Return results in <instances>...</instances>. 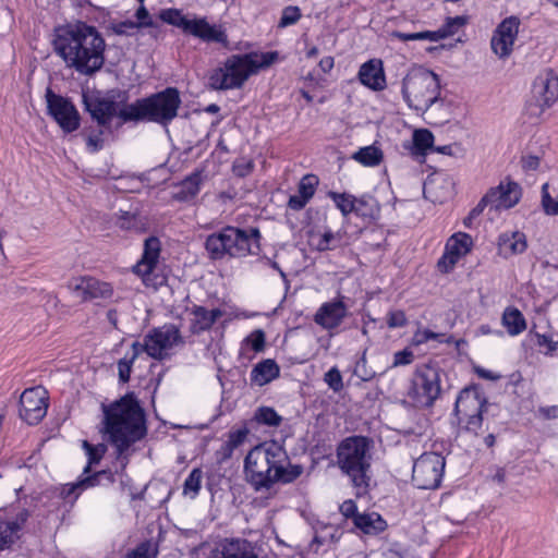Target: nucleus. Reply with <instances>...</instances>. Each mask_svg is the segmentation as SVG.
Returning a JSON list of instances; mask_svg holds the SVG:
<instances>
[{
  "label": "nucleus",
  "instance_id": "nucleus-50",
  "mask_svg": "<svg viewBox=\"0 0 558 558\" xmlns=\"http://www.w3.org/2000/svg\"><path fill=\"white\" fill-rule=\"evenodd\" d=\"M324 381L333 392H340L343 389L342 375L337 366H332L325 373Z\"/></svg>",
  "mask_w": 558,
  "mask_h": 558
},
{
  "label": "nucleus",
  "instance_id": "nucleus-43",
  "mask_svg": "<svg viewBox=\"0 0 558 558\" xmlns=\"http://www.w3.org/2000/svg\"><path fill=\"white\" fill-rule=\"evenodd\" d=\"M104 477L107 480L109 484H113L116 478L114 474L110 470H101L95 472L94 474H82L78 478V485H81V490H85L90 487H95L100 484V478Z\"/></svg>",
  "mask_w": 558,
  "mask_h": 558
},
{
  "label": "nucleus",
  "instance_id": "nucleus-6",
  "mask_svg": "<svg viewBox=\"0 0 558 558\" xmlns=\"http://www.w3.org/2000/svg\"><path fill=\"white\" fill-rule=\"evenodd\" d=\"M369 448V439L357 435L342 439L337 447V464L350 478L356 497L365 495L369 487L372 478Z\"/></svg>",
  "mask_w": 558,
  "mask_h": 558
},
{
  "label": "nucleus",
  "instance_id": "nucleus-34",
  "mask_svg": "<svg viewBox=\"0 0 558 558\" xmlns=\"http://www.w3.org/2000/svg\"><path fill=\"white\" fill-rule=\"evenodd\" d=\"M501 322L510 336H518L526 329V320L517 307H507L504 311Z\"/></svg>",
  "mask_w": 558,
  "mask_h": 558
},
{
  "label": "nucleus",
  "instance_id": "nucleus-52",
  "mask_svg": "<svg viewBox=\"0 0 558 558\" xmlns=\"http://www.w3.org/2000/svg\"><path fill=\"white\" fill-rule=\"evenodd\" d=\"M247 429L246 428H239L235 430H231L228 435V439L226 441V447L229 450V452L233 451L235 448L241 446L247 436Z\"/></svg>",
  "mask_w": 558,
  "mask_h": 558
},
{
  "label": "nucleus",
  "instance_id": "nucleus-49",
  "mask_svg": "<svg viewBox=\"0 0 558 558\" xmlns=\"http://www.w3.org/2000/svg\"><path fill=\"white\" fill-rule=\"evenodd\" d=\"M318 184V178L314 174L304 175L299 185L298 193L302 195V198H306L311 201L316 191V185Z\"/></svg>",
  "mask_w": 558,
  "mask_h": 558
},
{
  "label": "nucleus",
  "instance_id": "nucleus-64",
  "mask_svg": "<svg viewBox=\"0 0 558 558\" xmlns=\"http://www.w3.org/2000/svg\"><path fill=\"white\" fill-rule=\"evenodd\" d=\"M441 336H442L441 333H436L429 329H425L423 331L415 332L414 342L416 344H422L429 340H438Z\"/></svg>",
  "mask_w": 558,
  "mask_h": 558
},
{
  "label": "nucleus",
  "instance_id": "nucleus-44",
  "mask_svg": "<svg viewBox=\"0 0 558 558\" xmlns=\"http://www.w3.org/2000/svg\"><path fill=\"white\" fill-rule=\"evenodd\" d=\"M202 478V469H193L183 483V495L191 499L196 498L201 489Z\"/></svg>",
  "mask_w": 558,
  "mask_h": 558
},
{
  "label": "nucleus",
  "instance_id": "nucleus-38",
  "mask_svg": "<svg viewBox=\"0 0 558 558\" xmlns=\"http://www.w3.org/2000/svg\"><path fill=\"white\" fill-rule=\"evenodd\" d=\"M352 158L365 167H375L383 161L384 155L380 148L371 145L360 148Z\"/></svg>",
  "mask_w": 558,
  "mask_h": 558
},
{
  "label": "nucleus",
  "instance_id": "nucleus-14",
  "mask_svg": "<svg viewBox=\"0 0 558 558\" xmlns=\"http://www.w3.org/2000/svg\"><path fill=\"white\" fill-rule=\"evenodd\" d=\"M47 112L64 133H72L81 125V116L74 104L50 87L46 89Z\"/></svg>",
  "mask_w": 558,
  "mask_h": 558
},
{
  "label": "nucleus",
  "instance_id": "nucleus-51",
  "mask_svg": "<svg viewBox=\"0 0 558 558\" xmlns=\"http://www.w3.org/2000/svg\"><path fill=\"white\" fill-rule=\"evenodd\" d=\"M301 10L299 7L295 5H289L283 9L280 21H279V27H287L290 25H293L299 22L301 19Z\"/></svg>",
  "mask_w": 558,
  "mask_h": 558
},
{
  "label": "nucleus",
  "instance_id": "nucleus-61",
  "mask_svg": "<svg viewBox=\"0 0 558 558\" xmlns=\"http://www.w3.org/2000/svg\"><path fill=\"white\" fill-rule=\"evenodd\" d=\"M82 492L83 490H81V485H78V481H77L75 483L65 484L61 488L60 496L63 499H69V498H71L73 496V500H75V499H77V497L80 496V494Z\"/></svg>",
  "mask_w": 558,
  "mask_h": 558
},
{
  "label": "nucleus",
  "instance_id": "nucleus-32",
  "mask_svg": "<svg viewBox=\"0 0 558 558\" xmlns=\"http://www.w3.org/2000/svg\"><path fill=\"white\" fill-rule=\"evenodd\" d=\"M434 135L427 129L415 130L410 146L411 155L414 157H425L428 150L434 149Z\"/></svg>",
  "mask_w": 558,
  "mask_h": 558
},
{
  "label": "nucleus",
  "instance_id": "nucleus-23",
  "mask_svg": "<svg viewBox=\"0 0 558 558\" xmlns=\"http://www.w3.org/2000/svg\"><path fill=\"white\" fill-rule=\"evenodd\" d=\"M204 43H216L223 47L229 44L226 28L222 25H211L206 17L193 19L187 33Z\"/></svg>",
  "mask_w": 558,
  "mask_h": 558
},
{
  "label": "nucleus",
  "instance_id": "nucleus-53",
  "mask_svg": "<svg viewBox=\"0 0 558 558\" xmlns=\"http://www.w3.org/2000/svg\"><path fill=\"white\" fill-rule=\"evenodd\" d=\"M254 170V161L251 159L240 158L232 165V172L239 178H245Z\"/></svg>",
  "mask_w": 558,
  "mask_h": 558
},
{
  "label": "nucleus",
  "instance_id": "nucleus-7",
  "mask_svg": "<svg viewBox=\"0 0 558 558\" xmlns=\"http://www.w3.org/2000/svg\"><path fill=\"white\" fill-rule=\"evenodd\" d=\"M182 100L175 87H166L147 97L136 99L121 111V124L128 122L149 121L163 126L177 117Z\"/></svg>",
  "mask_w": 558,
  "mask_h": 558
},
{
  "label": "nucleus",
  "instance_id": "nucleus-46",
  "mask_svg": "<svg viewBox=\"0 0 558 558\" xmlns=\"http://www.w3.org/2000/svg\"><path fill=\"white\" fill-rule=\"evenodd\" d=\"M106 133L111 134L112 133L111 128L104 129V128L99 126L98 131L93 132L86 136V149L88 153L95 154V153L100 151L105 147L104 135Z\"/></svg>",
  "mask_w": 558,
  "mask_h": 558
},
{
  "label": "nucleus",
  "instance_id": "nucleus-55",
  "mask_svg": "<svg viewBox=\"0 0 558 558\" xmlns=\"http://www.w3.org/2000/svg\"><path fill=\"white\" fill-rule=\"evenodd\" d=\"M132 359L128 357L125 355L123 359L119 360L118 362V373H119V380L123 384L128 383L131 377L132 366L133 363Z\"/></svg>",
  "mask_w": 558,
  "mask_h": 558
},
{
  "label": "nucleus",
  "instance_id": "nucleus-26",
  "mask_svg": "<svg viewBox=\"0 0 558 558\" xmlns=\"http://www.w3.org/2000/svg\"><path fill=\"white\" fill-rule=\"evenodd\" d=\"M191 314L194 318L191 322L190 331L193 335H199L211 329L215 323L222 317L223 311L220 308L208 311L202 305H193Z\"/></svg>",
  "mask_w": 558,
  "mask_h": 558
},
{
  "label": "nucleus",
  "instance_id": "nucleus-29",
  "mask_svg": "<svg viewBox=\"0 0 558 558\" xmlns=\"http://www.w3.org/2000/svg\"><path fill=\"white\" fill-rule=\"evenodd\" d=\"M202 173L194 171L178 184V191L173 193V199L178 202H191L201 191Z\"/></svg>",
  "mask_w": 558,
  "mask_h": 558
},
{
  "label": "nucleus",
  "instance_id": "nucleus-63",
  "mask_svg": "<svg viewBox=\"0 0 558 558\" xmlns=\"http://www.w3.org/2000/svg\"><path fill=\"white\" fill-rule=\"evenodd\" d=\"M339 509H340V512L343 514V517L351 518L353 521H354V518L360 514L357 512L356 504L352 499H348V500L343 501L340 505Z\"/></svg>",
  "mask_w": 558,
  "mask_h": 558
},
{
  "label": "nucleus",
  "instance_id": "nucleus-57",
  "mask_svg": "<svg viewBox=\"0 0 558 558\" xmlns=\"http://www.w3.org/2000/svg\"><path fill=\"white\" fill-rule=\"evenodd\" d=\"M407 324L408 319L403 311H391L387 314V326L389 328H401Z\"/></svg>",
  "mask_w": 558,
  "mask_h": 558
},
{
  "label": "nucleus",
  "instance_id": "nucleus-5",
  "mask_svg": "<svg viewBox=\"0 0 558 558\" xmlns=\"http://www.w3.org/2000/svg\"><path fill=\"white\" fill-rule=\"evenodd\" d=\"M278 58V51L231 54L222 66L211 72L209 85L216 90L241 88L252 75L269 68Z\"/></svg>",
  "mask_w": 558,
  "mask_h": 558
},
{
  "label": "nucleus",
  "instance_id": "nucleus-10",
  "mask_svg": "<svg viewBox=\"0 0 558 558\" xmlns=\"http://www.w3.org/2000/svg\"><path fill=\"white\" fill-rule=\"evenodd\" d=\"M161 242L159 238L150 235L145 239L140 260L132 267L133 274L138 276L144 286L158 289L167 283V277L158 272Z\"/></svg>",
  "mask_w": 558,
  "mask_h": 558
},
{
  "label": "nucleus",
  "instance_id": "nucleus-9",
  "mask_svg": "<svg viewBox=\"0 0 558 558\" xmlns=\"http://www.w3.org/2000/svg\"><path fill=\"white\" fill-rule=\"evenodd\" d=\"M441 375L444 371L434 364H423L417 366L409 396L420 404L416 407L428 408L434 404L441 392Z\"/></svg>",
  "mask_w": 558,
  "mask_h": 558
},
{
  "label": "nucleus",
  "instance_id": "nucleus-39",
  "mask_svg": "<svg viewBox=\"0 0 558 558\" xmlns=\"http://www.w3.org/2000/svg\"><path fill=\"white\" fill-rule=\"evenodd\" d=\"M220 558H258V556L248 542L236 541L223 548Z\"/></svg>",
  "mask_w": 558,
  "mask_h": 558
},
{
  "label": "nucleus",
  "instance_id": "nucleus-18",
  "mask_svg": "<svg viewBox=\"0 0 558 558\" xmlns=\"http://www.w3.org/2000/svg\"><path fill=\"white\" fill-rule=\"evenodd\" d=\"M520 24V19L511 15L502 20L494 31L490 47L499 58L505 59L511 54Z\"/></svg>",
  "mask_w": 558,
  "mask_h": 558
},
{
  "label": "nucleus",
  "instance_id": "nucleus-21",
  "mask_svg": "<svg viewBox=\"0 0 558 558\" xmlns=\"http://www.w3.org/2000/svg\"><path fill=\"white\" fill-rule=\"evenodd\" d=\"M487 195L492 202V209H510L520 202L522 189L514 181L500 182L497 186L490 187Z\"/></svg>",
  "mask_w": 558,
  "mask_h": 558
},
{
  "label": "nucleus",
  "instance_id": "nucleus-28",
  "mask_svg": "<svg viewBox=\"0 0 558 558\" xmlns=\"http://www.w3.org/2000/svg\"><path fill=\"white\" fill-rule=\"evenodd\" d=\"M498 245L505 257L522 254L527 247L526 236L519 231L502 233L498 238Z\"/></svg>",
  "mask_w": 558,
  "mask_h": 558
},
{
  "label": "nucleus",
  "instance_id": "nucleus-1",
  "mask_svg": "<svg viewBox=\"0 0 558 558\" xmlns=\"http://www.w3.org/2000/svg\"><path fill=\"white\" fill-rule=\"evenodd\" d=\"M52 45L66 66L78 74L93 76L105 64L106 41L95 26L84 22L57 27Z\"/></svg>",
  "mask_w": 558,
  "mask_h": 558
},
{
  "label": "nucleus",
  "instance_id": "nucleus-58",
  "mask_svg": "<svg viewBox=\"0 0 558 558\" xmlns=\"http://www.w3.org/2000/svg\"><path fill=\"white\" fill-rule=\"evenodd\" d=\"M459 258L453 256L450 251L445 247V253L438 260V268L442 272L450 271L458 263Z\"/></svg>",
  "mask_w": 558,
  "mask_h": 558
},
{
  "label": "nucleus",
  "instance_id": "nucleus-56",
  "mask_svg": "<svg viewBox=\"0 0 558 558\" xmlns=\"http://www.w3.org/2000/svg\"><path fill=\"white\" fill-rule=\"evenodd\" d=\"M414 361V353L409 348L398 351L393 354L391 367L410 365Z\"/></svg>",
  "mask_w": 558,
  "mask_h": 558
},
{
  "label": "nucleus",
  "instance_id": "nucleus-24",
  "mask_svg": "<svg viewBox=\"0 0 558 558\" xmlns=\"http://www.w3.org/2000/svg\"><path fill=\"white\" fill-rule=\"evenodd\" d=\"M29 518L27 509L20 510L15 517L0 515V551L9 548L20 538V532Z\"/></svg>",
  "mask_w": 558,
  "mask_h": 558
},
{
  "label": "nucleus",
  "instance_id": "nucleus-48",
  "mask_svg": "<svg viewBox=\"0 0 558 558\" xmlns=\"http://www.w3.org/2000/svg\"><path fill=\"white\" fill-rule=\"evenodd\" d=\"M341 239L342 236L340 235V233H333L330 230L325 231L320 235L316 248L319 252L335 250L340 245Z\"/></svg>",
  "mask_w": 558,
  "mask_h": 558
},
{
  "label": "nucleus",
  "instance_id": "nucleus-59",
  "mask_svg": "<svg viewBox=\"0 0 558 558\" xmlns=\"http://www.w3.org/2000/svg\"><path fill=\"white\" fill-rule=\"evenodd\" d=\"M137 28L138 25L133 21L119 22L112 26V29L117 35H132Z\"/></svg>",
  "mask_w": 558,
  "mask_h": 558
},
{
  "label": "nucleus",
  "instance_id": "nucleus-37",
  "mask_svg": "<svg viewBox=\"0 0 558 558\" xmlns=\"http://www.w3.org/2000/svg\"><path fill=\"white\" fill-rule=\"evenodd\" d=\"M253 421L263 426L279 427L283 417L271 407H258L253 415Z\"/></svg>",
  "mask_w": 558,
  "mask_h": 558
},
{
  "label": "nucleus",
  "instance_id": "nucleus-3",
  "mask_svg": "<svg viewBox=\"0 0 558 558\" xmlns=\"http://www.w3.org/2000/svg\"><path fill=\"white\" fill-rule=\"evenodd\" d=\"M302 473V465L291 464L284 448L277 441L255 446L244 459L245 480L256 492L270 489L276 483H292Z\"/></svg>",
  "mask_w": 558,
  "mask_h": 558
},
{
  "label": "nucleus",
  "instance_id": "nucleus-12",
  "mask_svg": "<svg viewBox=\"0 0 558 558\" xmlns=\"http://www.w3.org/2000/svg\"><path fill=\"white\" fill-rule=\"evenodd\" d=\"M446 466L445 457L437 452H425L413 463L412 481L420 489L439 487Z\"/></svg>",
  "mask_w": 558,
  "mask_h": 558
},
{
  "label": "nucleus",
  "instance_id": "nucleus-17",
  "mask_svg": "<svg viewBox=\"0 0 558 558\" xmlns=\"http://www.w3.org/2000/svg\"><path fill=\"white\" fill-rule=\"evenodd\" d=\"M48 398L43 387L25 389L20 397V417L28 425H37L47 414Z\"/></svg>",
  "mask_w": 558,
  "mask_h": 558
},
{
  "label": "nucleus",
  "instance_id": "nucleus-19",
  "mask_svg": "<svg viewBox=\"0 0 558 558\" xmlns=\"http://www.w3.org/2000/svg\"><path fill=\"white\" fill-rule=\"evenodd\" d=\"M466 22L468 19L465 16L447 17L445 23L437 31H424L417 33L393 31L391 33V37L397 38L403 43L410 40L438 41L457 34L458 31L466 24Z\"/></svg>",
  "mask_w": 558,
  "mask_h": 558
},
{
  "label": "nucleus",
  "instance_id": "nucleus-36",
  "mask_svg": "<svg viewBox=\"0 0 558 558\" xmlns=\"http://www.w3.org/2000/svg\"><path fill=\"white\" fill-rule=\"evenodd\" d=\"M116 226L125 231H145V222L141 216L131 211L120 210L119 214H117Z\"/></svg>",
  "mask_w": 558,
  "mask_h": 558
},
{
  "label": "nucleus",
  "instance_id": "nucleus-8",
  "mask_svg": "<svg viewBox=\"0 0 558 558\" xmlns=\"http://www.w3.org/2000/svg\"><path fill=\"white\" fill-rule=\"evenodd\" d=\"M401 93L408 107L422 116L432 106L442 102L438 75L424 68L409 71L402 80Z\"/></svg>",
  "mask_w": 558,
  "mask_h": 558
},
{
  "label": "nucleus",
  "instance_id": "nucleus-62",
  "mask_svg": "<svg viewBox=\"0 0 558 558\" xmlns=\"http://www.w3.org/2000/svg\"><path fill=\"white\" fill-rule=\"evenodd\" d=\"M135 15L138 20V22H136V24L138 25V28L154 26V22L149 15V12L143 4H141V7L137 9Z\"/></svg>",
  "mask_w": 558,
  "mask_h": 558
},
{
  "label": "nucleus",
  "instance_id": "nucleus-31",
  "mask_svg": "<svg viewBox=\"0 0 558 558\" xmlns=\"http://www.w3.org/2000/svg\"><path fill=\"white\" fill-rule=\"evenodd\" d=\"M354 203L353 214L357 217L367 221L376 220L379 217L380 207L375 197L362 195L361 197H356Z\"/></svg>",
  "mask_w": 558,
  "mask_h": 558
},
{
  "label": "nucleus",
  "instance_id": "nucleus-22",
  "mask_svg": "<svg viewBox=\"0 0 558 558\" xmlns=\"http://www.w3.org/2000/svg\"><path fill=\"white\" fill-rule=\"evenodd\" d=\"M348 314V307L342 299L326 302L317 310L314 322L324 329L332 330L340 326Z\"/></svg>",
  "mask_w": 558,
  "mask_h": 558
},
{
  "label": "nucleus",
  "instance_id": "nucleus-42",
  "mask_svg": "<svg viewBox=\"0 0 558 558\" xmlns=\"http://www.w3.org/2000/svg\"><path fill=\"white\" fill-rule=\"evenodd\" d=\"M327 196L332 199L336 207L340 210L343 217H348L350 214H353L354 210V202L355 196L348 193H339L335 191H329Z\"/></svg>",
  "mask_w": 558,
  "mask_h": 558
},
{
  "label": "nucleus",
  "instance_id": "nucleus-16",
  "mask_svg": "<svg viewBox=\"0 0 558 558\" xmlns=\"http://www.w3.org/2000/svg\"><path fill=\"white\" fill-rule=\"evenodd\" d=\"M83 102L85 110L90 114L92 119L96 121L98 126L104 129L111 128V121L114 117L121 120V111L130 105L123 102L120 106L121 104L116 100L113 95L94 98L84 96Z\"/></svg>",
  "mask_w": 558,
  "mask_h": 558
},
{
  "label": "nucleus",
  "instance_id": "nucleus-30",
  "mask_svg": "<svg viewBox=\"0 0 558 558\" xmlns=\"http://www.w3.org/2000/svg\"><path fill=\"white\" fill-rule=\"evenodd\" d=\"M354 525L365 534L377 535L387 527V522L376 512L361 513L354 518Z\"/></svg>",
  "mask_w": 558,
  "mask_h": 558
},
{
  "label": "nucleus",
  "instance_id": "nucleus-4",
  "mask_svg": "<svg viewBox=\"0 0 558 558\" xmlns=\"http://www.w3.org/2000/svg\"><path fill=\"white\" fill-rule=\"evenodd\" d=\"M262 233L257 227L225 226L207 235L205 250L213 260L241 259L258 255Z\"/></svg>",
  "mask_w": 558,
  "mask_h": 558
},
{
  "label": "nucleus",
  "instance_id": "nucleus-15",
  "mask_svg": "<svg viewBox=\"0 0 558 558\" xmlns=\"http://www.w3.org/2000/svg\"><path fill=\"white\" fill-rule=\"evenodd\" d=\"M148 340L149 356L157 361L169 357L168 350L177 344H183L184 340L180 329L174 324H165L155 327L146 333Z\"/></svg>",
  "mask_w": 558,
  "mask_h": 558
},
{
  "label": "nucleus",
  "instance_id": "nucleus-40",
  "mask_svg": "<svg viewBox=\"0 0 558 558\" xmlns=\"http://www.w3.org/2000/svg\"><path fill=\"white\" fill-rule=\"evenodd\" d=\"M159 19L169 24L181 28L185 34L189 31L192 20L187 19L178 9H163L159 13Z\"/></svg>",
  "mask_w": 558,
  "mask_h": 558
},
{
  "label": "nucleus",
  "instance_id": "nucleus-11",
  "mask_svg": "<svg viewBox=\"0 0 558 558\" xmlns=\"http://www.w3.org/2000/svg\"><path fill=\"white\" fill-rule=\"evenodd\" d=\"M486 399L475 386L466 387L460 391L453 412L460 422H465V429L477 434L483 424V412L486 409Z\"/></svg>",
  "mask_w": 558,
  "mask_h": 558
},
{
  "label": "nucleus",
  "instance_id": "nucleus-41",
  "mask_svg": "<svg viewBox=\"0 0 558 558\" xmlns=\"http://www.w3.org/2000/svg\"><path fill=\"white\" fill-rule=\"evenodd\" d=\"M82 448L88 458L87 464L83 470V473L87 474L90 472L92 465L100 462L107 451V446L105 444L92 445L89 441L83 440Z\"/></svg>",
  "mask_w": 558,
  "mask_h": 558
},
{
  "label": "nucleus",
  "instance_id": "nucleus-25",
  "mask_svg": "<svg viewBox=\"0 0 558 558\" xmlns=\"http://www.w3.org/2000/svg\"><path fill=\"white\" fill-rule=\"evenodd\" d=\"M357 76L361 84L372 90L379 92L386 88V75L381 60L371 59L363 63Z\"/></svg>",
  "mask_w": 558,
  "mask_h": 558
},
{
  "label": "nucleus",
  "instance_id": "nucleus-45",
  "mask_svg": "<svg viewBox=\"0 0 558 558\" xmlns=\"http://www.w3.org/2000/svg\"><path fill=\"white\" fill-rule=\"evenodd\" d=\"M157 554V546L150 541H144L135 548L129 550L122 558H156Z\"/></svg>",
  "mask_w": 558,
  "mask_h": 558
},
{
  "label": "nucleus",
  "instance_id": "nucleus-27",
  "mask_svg": "<svg viewBox=\"0 0 558 558\" xmlns=\"http://www.w3.org/2000/svg\"><path fill=\"white\" fill-rule=\"evenodd\" d=\"M279 375L280 368L278 364L274 360L267 359L257 363L253 367L250 374V378L252 384L262 387L278 378Z\"/></svg>",
  "mask_w": 558,
  "mask_h": 558
},
{
  "label": "nucleus",
  "instance_id": "nucleus-54",
  "mask_svg": "<svg viewBox=\"0 0 558 558\" xmlns=\"http://www.w3.org/2000/svg\"><path fill=\"white\" fill-rule=\"evenodd\" d=\"M245 342L252 348L254 352H262L265 349V332L262 329H256L245 338Z\"/></svg>",
  "mask_w": 558,
  "mask_h": 558
},
{
  "label": "nucleus",
  "instance_id": "nucleus-2",
  "mask_svg": "<svg viewBox=\"0 0 558 558\" xmlns=\"http://www.w3.org/2000/svg\"><path fill=\"white\" fill-rule=\"evenodd\" d=\"M104 420L101 433L114 447L117 458H125L132 445L147 434L145 412L134 392H128L109 405L101 404Z\"/></svg>",
  "mask_w": 558,
  "mask_h": 558
},
{
  "label": "nucleus",
  "instance_id": "nucleus-47",
  "mask_svg": "<svg viewBox=\"0 0 558 558\" xmlns=\"http://www.w3.org/2000/svg\"><path fill=\"white\" fill-rule=\"evenodd\" d=\"M542 208L548 216H558V195L553 197L549 193L548 183H544L542 186Z\"/></svg>",
  "mask_w": 558,
  "mask_h": 558
},
{
  "label": "nucleus",
  "instance_id": "nucleus-33",
  "mask_svg": "<svg viewBox=\"0 0 558 558\" xmlns=\"http://www.w3.org/2000/svg\"><path fill=\"white\" fill-rule=\"evenodd\" d=\"M341 537V533L338 527L330 524H322L315 531V535L310 544V550L317 554L320 546L325 544L337 543Z\"/></svg>",
  "mask_w": 558,
  "mask_h": 558
},
{
  "label": "nucleus",
  "instance_id": "nucleus-13",
  "mask_svg": "<svg viewBox=\"0 0 558 558\" xmlns=\"http://www.w3.org/2000/svg\"><path fill=\"white\" fill-rule=\"evenodd\" d=\"M558 100V76L553 70L539 73L532 85L527 101L531 114L539 116Z\"/></svg>",
  "mask_w": 558,
  "mask_h": 558
},
{
  "label": "nucleus",
  "instance_id": "nucleus-35",
  "mask_svg": "<svg viewBox=\"0 0 558 558\" xmlns=\"http://www.w3.org/2000/svg\"><path fill=\"white\" fill-rule=\"evenodd\" d=\"M473 246L472 236L465 232H457L447 241L446 248L459 259L466 255Z\"/></svg>",
  "mask_w": 558,
  "mask_h": 558
},
{
  "label": "nucleus",
  "instance_id": "nucleus-60",
  "mask_svg": "<svg viewBox=\"0 0 558 558\" xmlns=\"http://www.w3.org/2000/svg\"><path fill=\"white\" fill-rule=\"evenodd\" d=\"M353 374L362 381H371L376 376V373L372 368L367 367V364L359 363H355Z\"/></svg>",
  "mask_w": 558,
  "mask_h": 558
},
{
  "label": "nucleus",
  "instance_id": "nucleus-20",
  "mask_svg": "<svg viewBox=\"0 0 558 558\" xmlns=\"http://www.w3.org/2000/svg\"><path fill=\"white\" fill-rule=\"evenodd\" d=\"M73 292H76L83 301L111 300L114 289L110 282L101 281L92 276H83L71 283Z\"/></svg>",
  "mask_w": 558,
  "mask_h": 558
}]
</instances>
